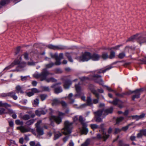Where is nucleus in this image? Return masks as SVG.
Listing matches in <instances>:
<instances>
[{
  "label": "nucleus",
  "instance_id": "f257e3e1",
  "mask_svg": "<svg viewBox=\"0 0 146 146\" xmlns=\"http://www.w3.org/2000/svg\"><path fill=\"white\" fill-rule=\"evenodd\" d=\"M52 74H53L50 72L47 69L44 68L40 73H35L33 75V76L36 79H39L41 81L45 80L47 82H56L57 81V80L53 77L46 78L49 75Z\"/></svg>",
  "mask_w": 146,
  "mask_h": 146
},
{
  "label": "nucleus",
  "instance_id": "f03ea898",
  "mask_svg": "<svg viewBox=\"0 0 146 146\" xmlns=\"http://www.w3.org/2000/svg\"><path fill=\"white\" fill-rule=\"evenodd\" d=\"M73 122H70L68 121H65L64 123V127L62 130V133L65 135L70 134L73 127Z\"/></svg>",
  "mask_w": 146,
  "mask_h": 146
},
{
  "label": "nucleus",
  "instance_id": "7ed1b4c3",
  "mask_svg": "<svg viewBox=\"0 0 146 146\" xmlns=\"http://www.w3.org/2000/svg\"><path fill=\"white\" fill-rule=\"evenodd\" d=\"M104 111L103 110H100L96 111L94 112V117L96 119V121L97 122H100L102 121V119L100 117L102 113Z\"/></svg>",
  "mask_w": 146,
  "mask_h": 146
},
{
  "label": "nucleus",
  "instance_id": "20e7f679",
  "mask_svg": "<svg viewBox=\"0 0 146 146\" xmlns=\"http://www.w3.org/2000/svg\"><path fill=\"white\" fill-rule=\"evenodd\" d=\"M143 91V89L141 88L139 89H137L132 92V93H135V94L132 97V100H135V98H138L140 97V93Z\"/></svg>",
  "mask_w": 146,
  "mask_h": 146
},
{
  "label": "nucleus",
  "instance_id": "39448f33",
  "mask_svg": "<svg viewBox=\"0 0 146 146\" xmlns=\"http://www.w3.org/2000/svg\"><path fill=\"white\" fill-rule=\"evenodd\" d=\"M90 59V53L86 52L80 58V60L82 61H87Z\"/></svg>",
  "mask_w": 146,
  "mask_h": 146
},
{
  "label": "nucleus",
  "instance_id": "423d86ee",
  "mask_svg": "<svg viewBox=\"0 0 146 146\" xmlns=\"http://www.w3.org/2000/svg\"><path fill=\"white\" fill-rule=\"evenodd\" d=\"M101 76L97 74L93 75L92 76L93 80L96 82L99 83L100 84L102 85L103 81L101 78Z\"/></svg>",
  "mask_w": 146,
  "mask_h": 146
},
{
  "label": "nucleus",
  "instance_id": "0eeeda50",
  "mask_svg": "<svg viewBox=\"0 0 146 146\" xmlns=\"http://www.w3.org/2000/svg\"><path fill=\"white\" fill-rule=\"evenodd\" d=\"M48 47L50 49L56 50H64L65 49L66 47L64 46H55L52 44L49 45Z\"/></svg>",
  "mask_w": 146,
  "mask_h": 146
},
{
  "label": "nucleus",
  "instance_id": "6e6552de",
  "mask_svg": "<svg viewBox=\"0 0 146 146\" xmlns=\"http://www.w3.org/2000/svg\"><path fill=\"white\" fill-rule=\"evenodd\" d=\"M51 118L57 124H60L62 122V118L59 116L53 115L51 116Z\"/></svg>",
  "mask_w": 146,
  "mask_h": 146
},
{
  "label": "nucleus",
  "instance_id": "1a4fd4ad",
  "mask_svg": "<svg viewBox=\"0 0 146 146\" xmlns=\"http://www.w3.org/2000/svg\"><path fill=\"white\" fill-rule=\"evenodd\" d=\"M104 124L103 123L101 124L100 125V127L102 129V133L103 134V138L104 139V141H106L109 137V135L107 134L104 131Z\"/></svg>",
  "mask_w": 146,
  "mask_h": 146
},
{
  "label": "nucleus",
  "instance_id": "9d476101",
  "mask_svg": "<svg viewBox=\"0 0 146 146\" xmlns=\"http://www.w3.org/2000/svg\"><path fill=\"white\" fill-rule=\"evenodd\" d=\"M26 65V63L24 62L20 63L19 65L14 71H16L17 72L22 71L23 70L22 68L25 66Z\"/></svg>",
  "mask_w": 146,
  "mask_h": 146
},
{
  "label": "nucleus",
  "instance_id": "9b49d317",
  "mask_svg": "<svg viewBox=\"0 0 146 146\" xmlns=\"http://www.w3.org/2000/svg\"><path fill=\"white\" fill-rule=\"evenodd\" d=\"M17 129L19 130L22 133L28 132L30 131V128H27L23 126L17 127Z\"/></svg>",
  "mask_w": 146,
  "mask_h": 146
},
{
  "label": "nucleus",
  "instance_id": "f8f14e48",
  "mask_svg": "<svg viewBox=\"0 0 146 146\" xmlns=\"http://www.w3.org/2000/svg\"><path fill=\"white\" fill-rule=\"evenodd\" d=\"M71 84L72 82L70 80H66L64 83V88L66 89H68Z\"/></svg>",
  "mask_w": 146,
  "mask_h": 146
},
{
  "label": "nucleus",
  "instance_id": "ddd939ff",
  "mask_svg": "<svg viewBox=\"0 0 146 146\" xmlns=\"http://www.w3.org/2000/svg\"><path fill=\"white\" fill-rule=\"evenodd\" d=\"M100 57V56L97 54L94 53L92 55L90 54V59L94 61L98 60Z\"/></svg>",
  "mask_w": 146,
  "mask_h": 146
},
{
  "label": "nucleus",
  "instance_id": "4468645a",
  "mask_svg": "<svg viewBox=\"0 0 146 146\" xmlns=\"http://www.w3.org/2000/svg\"><path fill=\"white\" fill-rule=\"evenodd\" d=\"M137 42L141 45L146 43V37H143L141 36L139 37L137 39Z\"/></svg>",
  "mask_w": 146,
  "mask_h": 146
},
{
  "label": "nucleus",
  "instance_id": "2eb2a0df",
  "mask_svg": "<svg viewBox=\"0 0 146 146\" xmlns=\"http://www.w3.org/2000/svg\"><path fill=\"white\" fill-rule=\"evenodd\" d=\"M113 108L112 107L105 110L104 111V113H103L104 115L106 116L108 114L112 113L113 112Z\"/></svg>",
  "mask_w": 146,
  "mask_h": 146
},
{
  "label": "nucleus",
  "instance_id": "dca6fc26",
  "mask_svg": "<svg viewBox=\"0 0 146 146\" xmlns=\"http://www.w3.org/2000/svg\"><path fill=\"white\" fill-rule=\"evenodd\" d=\"M51 104L52 106H56L59 105L60 104V102L58 99L54 98L52 100Z\"/></svg>",
  "mask_w": 146,
  "mask_h": 146
},
{
  "label": "nucleus",
  "instance_id": "f3484780",
  "mask_svg": "<svg viewBox=\"0 0 146 146\" xmlns=\"http://www.w3.org/2000/svg\"><path fill=\"white\" fill-rule=\"evenodd\" d=\"M92 104L93 103L91 98L90 96H88L87 98L86 104H84L83 105L86 106H90L92 105Z\"/></svg>",
  "mask_w": 146,
  "mask_h": 146
},
{
  "label": "nucleus",
  "instance_id": "a211bd4d",
  "mask_svg": "<svg viewBox=\"0 0 146 146\" xmlns=\"http://www.w3.org/2000/svg\"><path fill=\"white\" fill-rule=\"evenodd\" d=\"M139 34L137 33L136 34L131 36L129 38L126 40L127 42L129 41H133L134 40L138 39V36L139 35Z\"/></svg>",
  "mask_w": 146,
  "mask_h": 146
},
{
  "label": "nucleus",
  "instance_id": "6ab92c4d",
  "mask_svg": "<svg viewBox=\"0 0 146 146\" xmlns=\"http://www.w3.org/2000/svg\"><path fill=\"white\" fill-rule=\"evenodd\" d=\"M78 120L82 126H86V125H87L86 123L85 122V119L82 116H79Z\"/></svg>",
  "mask_w": 146,
  "mask_h": 146
},
{
  "label": "nucleus",
  "instance_id": "aec40b11",
  "mask_svg": "<svg viewBox=\"0 0 146 146\" xmlns=\"http://www.w3.org/2000/svg\"><path fill=\"white\" fill-rule=\"evenodd\" d=\"M36 128V131L39 135H42L44 134V131L42 128L41 127Z\"/></svg>",
  "mask_w": 146,
  "mask_h": 146
},
{
  "label": "nucleus",
  "instance_id": "412c9836",
  "mask_svg": "<svg viewBox=\"0 0 146 146\" xmlns=\"http://www.w3.org/2000/svg\"><path fill=\"white\" fill-rule=\"evenodd\" d=\"M8 96L12 98L14 100H16L17 98V96L15 95V93L14 92H11L8 93Z\"/></svg>",
  "mask_w": 146,
  "mask_h": 146
},
{
  "label": "nucleus",
  "instance_id": "4be33fe9",
  "mask_svg": "<svg viewBox=\"0 0 146 146\" xmlns=\"http://www.w3.org/2000/svg\"><path fill=\"white\" fill-rule=\"evenodd\" d=\"M54 88V92L56 94H58L62 91V88L60 86L58 87H55Z\"/></svg>",
  "mask_w": 146,
  "mask_h": 146
},
{
  "label": "nucleus",
  "instance_id": "5701e85b",
  "mask_svg": "<svg viewBox=\"0 0 146 146\" xmlns=\"http://www.w3.org/2000/svg\"><path fill=\"white\" fill-rule=\"evenodd\" d=\"M47 112L46 111H44L42 110H37L35 111L36 114L38 116H40L41 114H45Z\"/></svg>",
  "mask_w": 146,
  "mask_h": 146
},
{
  "label": "nucleus",
  "instance_id": "b1692460",
  "mask_svg": "<svg viewBox=\"0 0 146 146\" xmlns=\"http://www.w3.org/2000/svg\"><path fill=\"white\" fill-rule=\"evenodd\" d=\"M74 96L73 97V94L72 93L70 94L67 98L69 100L70 103H73L74 102Z\"/></svg>",
  "mask_w": 146,
  "mask_h": 146
},
{
  "label": "nucleus",
  "instance_id": "393cba45",
  "mask_svg": "<svg viewBox=\"0 0 146 146\" xmlns=\"http://www.w3.org/2000/svg\"><path fill=\"white\" fill-rule=\"evenodd\" d=\"M87 125H86L85 126H82V132L83 134H86L88 132V130L86 128Z\"/></svg>",
  "mask_w": 146,
  "mask_h": 146
},
{
  "label": "nucleus",
  "instance_id": "a878e982",
  "mask_svg": "<svg viewBox=\"0 0 146 146\" xmlns=\"http://www.w3.org/2000/svg\"><path fill=\"white\" fill-rule=\"evenodd\" d=\"M101 57L104 60H106L108 58H109L108 54L107 52H103Z\"/></svg>",
  "mask_w": 146,
  "mask_h": 146
},
{
  "label": "nucleus",
  "instance_id": "bb28decb",
  "mask_svg": "<svg viewBox=\"0 0 146 146\" xmlns=\"http://www.w3.org/2000/svg\"><path fill=\"white\" fill-rule=\"evenodd\" d=\"M39 97L42 101H43L45 100L47 97L48 95L46 94H40Z\"/></svg>",
  "mask_w": 146,
  "mask_h": 146
},
{
  "label": "nucleus",
  "instance_id": "cd10ccee",
  "mask_svg": "<svg viewBox=\"0 0 146 146\" xmlns=\"http://www.w3.org/2000/svg\"><path fill=\"white\" fill-rule=\"evenodd\" d=\"M16 89L17 93H23V92L22 90L21 87L19 85L17 86L16 87Z\"/></svg>",
  "mask_w": 146,
  "mask_h": 146
},
{
  "label": "nucleus",
  "instance_id": "c85d7f7f",
  "mask_svg": "<svg viewBox=\"0 0 146 146\" xmlns=\"http://www.w3.org/2000/svg\"><path fill=\"white\" fill-rule=\"evenodd\" d=\"M62 134L59 132H56L55 133L54 139L56 140L58 139L61 136Z\"/></svg>",
  "mask_w": 146,
  "mask_h": 146
},
{
  "label": "nucleus",
  "instance_id": "c756f323",
  "mask_svg": "<svg viewBox=\"0 0 146 146\" xmlns=\"http://www.w3.org/2000/svg\"><path fill=\"white\" fill-rule=\"evenodd\" d=\"M115 52L114 51H112L110 52V54L109 56V58L111 59L115 57Z\"/></svg>",
  "mask_w": 146,
  "mask_h": 146
},
{
  "label": "nucleus",
  "instance_id": "7c9ffc66",
  "mask_svg": "<svg viewBox=\"0 0 146 146\" xmlns=\"http://www.w3.org/2000/svg\"><path fill=\"white\" fill-rule=\"evenodd\" d=\"M75 87L76 90L78 93H79L81 90V88L79 84L75 85Z\"/></svg>",
  "mask_w": 146,
  "mask_h": 146
},
{
  "label": "nucleus",
  "instance_id": "2f4dec72",
  "mask_svg": "<svg viewBox=\"0 0 146 146\" xmlns=\"http://www.w3.org/2000/svg\"><path fill=\"white\" fill-rule=\"evenodd\" d=\"M35 121V120L34 119H31L27 121L26 123V124L27 125H30L33 124L34 122Z\"/></svg>",
  "mask_w": 146,
  "mask_h": 146
},
{
  "label": "nucleus",
  "instance_id": "473e14b6",
  "mask_svg": "<svg viewBox=\"0 0 146 146\" xmlns=\"http://www.w3.org/2000/svg\"><path fill=\"white\" fill-rule=\"evenodd\" d=\"M7 113L6 111V110L3 108L0 107V115Z\"/></svg>",
  "mask_w": 146,
  "mask_h": 146
},
{
  "label": "nucleus",
  "instance_id": "72a5a7b5",
  "mask_svg": "<svg viewBox=\"0 0 146 146\" xmlns=\"http://www.w3.org/2000/svg\"><path fill=\"white\" fill-rule=\"evenodd\" d=\"M54 65V63L53 62H51L50 63L48 64H46L45 65V67L47 69V68H51Z\"/></svg>",
  "mask_w": 146,
  "mask_h": 146
},
{
  "label": "nucleus",
  "instance_id": "f704fd0d",
  "mask_svg": "<svg viewBox=\"0 0 146 146\" xmlns=\"http://www.w3.org/2000/svg\"><path fill=\"white\" fill-rule=\"evenodd\" d=\"M90 143V140L89 139H87L85 142L82 144L81 146H88Z\"/></svg>",
  "mask_w": 146,
  "mask_h": 146
},
{
  "label": "nucleus",
  "instance_id": "c9c22d12",
  "mask_svg": "<svg viewBox=\"0 0 146 146\" xmlns=\"http://www.w3.org/2000/svg\"><path fill=\"white\" fill-rule=\"evenodd\" d=\"M132 124H133V123H131L130 124H128V125H127V126H125V127H122L121 130L123 131H126L128 129L129 126L131 125H132Z\"/></svg>",
  "mask_w": 146,
  "mask_h": 146
},
{
  "label": "nucleus",
  "instance_id": "e433bc0d",
  "mask_svg": "<svg viewBox=\"0 0 146 146\" xmlns=\"http://www.w3.org/2000/svg\"><path fill=\"white\" fill-rule=\"evenodd\" d=\"M21 47L20 46H18L16 48V51L15 52V55H17L19 52Z\"/></svg>",
  "mask_w": 146,
  "mask_h": 146
},
{
  "label": "nucleus",
  "instance_id": "4c0bfd02",
  "mask_svg": "<svg viewBox=\"0 0 146 146\" xmlns=\"http://www.w3.org/2000/svg\"><path fill=\"white\" fill-rule=\"evenodd\" d=\"M39 103V100L38 98H36L34 100V104L38 106Z\"/></svg>",
  "mask_w": 146,
  "mask_h": 146
},
{
  "label": "nucleus",
  "instance_id": "58836bf2",
  "mask_svg": "<svg viewBox=\"0 0 146 146\" xmlns=\"http://www.w3.org/2000/svg\"><path fill=\"white\" fill-rule=\"evenodd\" d=\"M60 104L64 108H66L67 106V104L64 101H62L60 102Z\"/></svg>",
  "mask_w": 146,
  "mask_h": 146
},
{
  "label": "nucleus",
  "instance_id": "ea45409f",
  "mask_svg": "<svg viewBox=\"0 0 146 146\" xmlns=\"http://www.w3.org/2000/svg\"><path fill=\"white\" fill-rule=\"evenodd\" d=\"M30 118L29 115L27 114L25 115L22 117V119L25 120H27L29 119Z\"/></svg>",
  "mask_w": 146,
  "mask_h": 146
},
{
  "label": "nucleus",
  "instance_id": "a19ab883",
  "mask_svg": "<svg viewBox=\"0 0 146 146\" xmlns=\"http://www.w3.org/2000/svg\"><path fill=\"white\" fill-rule=\"evenodd\" d=\"M125 56V54L124 52H121L118 55V57L120 58H123Z\"/></svg>",
  "mask_w": 146,
  "mask_h": 146
},
{
  "label": "nucleus",
  "instance_id": "79ce46f5",
  "mask_svg": "<svg viewBox=\"0 0 146 146\" xmlns=\"http://www.w3.org/2000/svg\"><path fill=\"white\" fill-rule=\"evenodd\" d=\"M15 123L18 125H23V122L22 121H20V120L17 119L15 121Z\"/></svg>",
  "mask_w": 146,
  "mask_h": 146
},
{
  "label": "nucleus",
  "instance_id": "37998d69",
  "mask_svg": "<svg viewBox=\"0 0 146 146\" xmlns=\"http://www.w3.org/2000/svg\"><path fill=\"white\" fill-rule=\"evenodd\" d=\"M56 61L54 64V65H59L60 64L61 62L60 61V60L59 58V57H58L57 59H55Z\"/></svg>",
  "mask_w": 146,
  "mask_h": 146
},
{
  "label": "nucleus",
  "instance_id": "c03bdc74",
  "mask_svg": "<svg viewBox=\"0 0 146 146\" xmlns=\"http://www.w3.org/2000/svg\"><path fill=\"white\" fill-rule=\"evenodd\" d=\"M96 98L97 99H94L92 100V103L94 104H97L98 103L100 96H98V97Z\"/></svg>",
  "mask_w": 146,
  "mask_h": 146
},
{
  "label": "nucleus",
  "instance_id": "a18cd8bd",
  "mask_svg": "<svg viewBox=\"0 0 146 146\" xmlns=\"http://www.w3.org/2000/svg\"><path fill=\"white\" fill-rule=\"evenodd\" d=\"M124 119V117H121L117 118L116 119V124H117L120 122L121 121Z\"/></svg>",
  "mask_w": 146,
  "mask_h": 146
},
{
  "label": "nucleus",
  "instance_id": "49530a36",
  "mask_svg": "<svg viewBox=\"0 0 146 146\" xmlns=\"http://www.w3.org/2000/svg\"><path fill=\"white\" fill-rule=\"evenodd\" d=\"M12 64H13L14 66L15 65L19 64L20 61L18 60H15Z\"/></svg>",
  "mask_w": 146,
  "mask_h": 146
},
{
  "label": "nucleus",
  "instance_id": "de8ad7c7",
  "mask_svg": "<svg viewBox=\"0 0 146 146\" xmlns=\"http://www.w3.org/2000/svg\"><path fill=\"white\" fill-rule=\"evenodd\" d=\"M119 101L120 100L119 99H115L112 102V104L115 105H116Z\"/></svg>",
  "mask_w": 146,
  "mask_h": 146
},
{
  "label": "nucleus",
  "instance_id": "09e8293b",
  "mask_svg": "<svg viewBox=\"0 0 146 146\" xmlns=\"http://www.w3.org/2000/svg\"><path fill=\"white\" fill-rule=\"evenodd\" d=\"M92 92L93 94H94L96 97H98L99 96V94L98 93L96 90H92Z\"/></svg>",
  "mask_w": 146,
  "mask_h": 146
},
{
  "label": "nucleus",
  "instance_id": "8fccbe9b",
  "mask_svg": "<svg viewBox=\"0 0 146 146\" xmlns=\"http://www.w3.org/2000/svg\"><path fill=\"white\" fill-rule=\"evenodd\" d=\"M90 127L93 129H96L98 127V125L96 124H91L90 125Z\"/></svg>",
  "mask_w": 146,
  "mask_h": 146
},
{
  "label": "nucleus",
  "instance_id": "3c124183",
  "mask_svg": "<svg viewBox=\"0 0 146 146\" xmlns=\"http://www.w3.org/2000/svg\"><path fill=\"white\" fill-rule=\"evenodd\" d=\"M29 77V76H21V80L22 81H26L27 80V78Z\"/></svg>",
  "mask_w": 146,
  "mask_h": 146
},
{
  "label": "nucleus",
  "instance_id": "603ef678",
  "mask_svg": "<svg viewBox=\"0 0 146 146\" xmlns=\"http://www.w3.org/2000/svg\"><path fill=\"white\" fill-rule=\"evenodd\" d=\"M81 81H85L86 80H88L89 79V78L88 77H86L85 76H83L82 77L79 78Z\"/></svg>",
  "mask_w": 146,
  "mask_h": 146
},
{
  "label": "nucleus",
  "instance_id": "864d4df0",
  "mask_svg": "<svg viewBox=\"0 0 146 146\" xmlns=\"http://www.w3.org/2000/svg\"><path fill=\"white\" fill-rule=\"evenodd\" d=\"M50 56L52 58H55V59H57L58 57V56L57 54H50Z\"/></svg>",
  "mask_w": 146,
  "mask_h": 146
},
{
  "label": "nucleus",
  "instance_id": "5fc2aeb1",
  "mask_svg": "<svg viewBox=\"0 0 146 146\" xmlns=\"http://www.w3.org/2000/svg\"><path fill=\"white\" fill-rule=\"evenodd\" d=\"M13 66V64H11V65L8 66L6 67L4 70H8L9 69H10Z\"/></svg>",
  "mask_w": 146,
  "mask_h": 146
},
{
  "label": "nucleus",
  "instance_id": "6e6d98bb",
  "mask_svg": "<svg viewBox=\"0 0 146 146\" xmlns=\"http://www.w3.org/2000/svg\"><path fill=\"white\" fill-rule=\"evenodd\" d=\"M42 123V121L41 120L38 121L35 124L36 127H40V123Z\"/></svg>",
  "mask_w": 146,
  "mask_h": 146
},
{
  "label": "nucleus",
  "instance_id": "4d7b16f0",
  "mask_svg": "<svg viewBox=\"0 0 146 146\" xmlns=\"http://www.w3.org/2000/svg\"><path fill=\"white\" fill-rule=\"evenodd\" d=\"M104 86L106 87V89L109 91H113L114 93H116V91H115L113 90L110 87L106 86Z\"/></svg>",
  "mask_w": 146,
  "mask_h": 146
},
{
  "label": "nucleus",
  "instance_id": "13d9d810",
  "mask_svg": "<svg viewBox=\"0 0 146 146\" xmlns=\"http://www.w3.org/2000/svg\"><path fill=\"white\" fill-rule=\"evenodd\" d=\"M11 105L10 104H8L7 103H3V106L4 107L7 109V107H11Z\"/></svg>",
  "mask_w": 146,
  "mask_h": 146
},
{
  "label": "nucleus",
  "instance_id": "bf43d9fd",
  "mask_svg": "<svg viewBox=\"0 0 146 146\" xmlns=\"http://www.w3.org/2000/svg\"><path fill=\"white\" fill-rule=\"evenodd\" d=\"M31 91L34 94L35 93H38L39 92L38 90L35 88H33L32 89H31Z\"/></svg>",
  "mask_w": 146,
  "mask_h": 146
},
{
  "label": "nucleus",
  "instance_id": "052dcab7",
  "mask_svg": "<svg viewBox=\"0 0 146 146\" xmlns=\"http://www.w3.org/2000/svg\"><path fill=\"white\" fill-rule=\"evenodd\" d=\"M55 72L56 73H61L62 72V71L60 68H57L55 70Z\"/></svg>",
  "mask_w": 146,
  "mask_h": 146
},
{
  "label": "nucleus",
  "instance_id": "680f3d73",
  "mask_svg": "<svg viewBox=\"0 0 146 146\" xmlns=\"http://www.w3.org/2000/svg\"><path fill=\"white\" fill-rule=\"evenodd\" d=\"M121 131V130L119 128H115V131L114 133L117 134L119 133Z\"/></svg>",
  "mask_w": 146,
  "mask_h": 146
},
{
  "label": "nucleus",
  "instance_id": "e2e57ef3",
  "mask_svg": "<svg viewBox=\"0 0 146 146\" xmlns=\"http://www.w3.org/2000/svg\"><path fill=\"white\" fill-rule=\"evenodd\" d=\"M131 117H132L133 119H135L136 121H137L139 120L138 115H133Z\"/></svg>",
  "mask_w": 146,
  "mask_h": 146
},
{
  "label": "nucleus",
  "instance_id": "0e129e2a",
  "mask_svg": "<svg viewBox=\"0 0 146 146\" xmlns=\"http://www.w3.org/2000/svg\"><path fill=\"white\" fill-rule=\"evenodd\" d=\"M140 132L144 136H146V129H142L140 130Z\"/></svg>",
  "mask_w": 146,
  "mask_h": 146
},
{
  "label": "nucleus",
  "instance_id": "69168bd1",
  "mask_svg": "<svg viewBox=\"0 0 146 146\" xmlns=\"http://www.w3.org/2000/svg\"><path fill=\"white\" fill-rule=\"evenodd\" d=\"M7 0H2L0 2V4L1 5L3 6L7 3Z\"/></svg>",
  "mask_w": 146,
  "mask_h": 146
},
{
  "label": "nucleus",
  "instance_id": "338daca9",
  "mask_svg": "<svg viewBox=\"0 0 146 146\" xmlns=\"http://www.w3.org/2000/svg\"><path fill=\"white\" fill-rule=\"evenodd\" d=\"M145 115V114L144 113H142L141 115H138V118L139 119L143 118Z\"/></svg>",
  "mask_w": 146,
  "mask_h": 146
},
{
  "label": "nucleus",
  "instance_id": "774afa93",
  "mask_svg": "<svg viewBox=\"0 0 146 146\" xmlns=\"http://www.w3.org/2000/svg\"><path fill=\"white\" fill-rule=\"evenodd\" d=\"M118 146H124V144L123 141L121 140H119V141Z\"/></svg>",
  "mask_w": 146,
  "mask_h": 146
}]
</instances>
